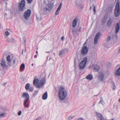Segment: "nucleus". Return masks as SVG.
<instances>
[{"label":"nucleus","instance_id":"58836bf2","mask_svg":"<svg viewBox=\"0 0 120 120\" xmlns=\"http://www.w3.org/2000/svg\"><path fill=\"white\" fill-rule=\"evenodd\" d=\"M73 118V117L71 116H70L68 118L67 120H71Z\"/></svg>","mask_w":120,"mask_h":120},{"label":"nucleus","instance_id":"3c124183","mask_svg":"<svg viewBox=\"0 0 120 120\" xmlns=\"http://www.w3.org/2000/svg\"><path fill=\"white\" fill-rule=\"evenodd\" d=\"M118 101H119V102H120V99H119Z\"/></svg>","mask_w":120,"mask_h":120},{"label":"nucleus","instance_id":"4d7b16f0","mask_svg":"<svg viewBox=\"0 0 120 120\" xmlns=\"http://www.w3.org/2000/svg\"><path fill=\"white\" fill-rule=\"evenodd\" d=\"M91 8H92V7H90V9H91Z\"/></svg>","mask_w":120,"mask_h":120},{"label":"nucleus","instance_id":"c756f323","mask_svg":"<svg viewBox=\"0 0 120 120\" xmlns=\"http://www.w3.org/2000/svg\"><path fill=\"white\" fill-rule=\"evenodd\" d=\"M30 84L29 83L26 84L25 86V88L26 90H28L30 87Z\"/></svg>","mask_w":120,"mask_h":120},{"label":"nucleus","instance_id":"ddd939ff","mask_svg":"<svg viewBox=\"0 0 120 120\" xmlns=\"http://www.w3.org/2000/svg\"><path fill=\"white\" fill-rule=\"evenodd\" d=\"M81 0H76V5L80 9H82V5L81 4Z\"/></svg>","mask_w":120,"mask_h":120},{"label":"nucleus","instance_id":"8fccbe9b","mask_svg":"<svg viewBox=\"0 0 120 120\" xmlns=\"http://www.w3.org/2000/svg\"><path fill=\"white\" fill-rule=\"evenodd\" d=\"M6 84V83H4V86H5V85Z\"/></svg>","mask_w":120,"mask_h":120},{"label":"nucleus","instance_id":"37998d69","mask_svg":"<svg viewBox=\"0 0 120 120\" xmlns=\"http://www.w3.org/2000/svg\"><path fill=\"white\" fill-rule=\"evenodd\" d=\"M93 11L94 12H96V9L95 7H94L93 9Z\"/></svg>","mask_w":120,"mask_h":120},{"label":"nucleus","instance_id":"49530a36","mask_svg":"<svg viewBox=\"0 0 120 120\" xmlns=\"http://www.w3.org/2000/svg\"><path fill=\"white\" fill-rule=\"evenodd\" d=\"M37 57V55H35L34 56V57L35 58H36Z\"/></svg>","mask_w":120,"mask_h":120},{"label":"nucleus","instance_id":"6e6d98bb","mask_svg":"<svg viewBox=\"0 0 120 120\" xmlns=\"http://www.w3.org/2000/svg\"><path fill=\"white\" fill-rule=\"evenodd\" d=\"M98 95H98H94V97L97 96V95Z\"/></svg>","mask_w":120,"mask_h":120},{"label":"nucleus","instance_id":"c85d7f7f","mask_svg":"<svg viewBox=\"0 0 120 120\" xmlns=\"http://www.w3.org/2000/svg\"><path fill=\"white\" fill-rule=\"evenodd\" d=\"M15 39L13 38H8L7 40V41L9 42L12 43L14 41Z\"/></svg>","mask_w":120,"mask_h":120},{"label":"nucleus","instance_id":"a18cd8bd","mask_svg":"<svg viewBox=\"0 0 120 120\" xmlns=\"http://www.w3.org/2000/svg\"><path fill=\"white\" fill-rule=\"evenodd\" d=\"M77 30L78 31L79 30L78 29H77V28H76V29L75 30H73H73Z\"/></svg>","mask_w":120,"mask_h":120},{"label":"nucleus","instance_id":"f03ea898","mask_svg":"<svg viewBox=\"0 0 120 120\" xmlns=\"http://www.w3.org/2000/svg\"><path fill=\"white\" fill-rule=\"evenodd\" d=\"M21 97L22 98L25 97L23 103L24 106L25 107L24 108H29L30 106V102L28 101L30 98L29 94L27 92L24 93L21 95Z\"/></svg>","mask_w":120,"mask_h":120},{"label":"nucleus","instance_id":"412c9836","mask_svg":"<svg viewBox=\"0 0 120 120\" xmlns=\"http://www.w3.org/2000/svg\"><path fill=\"white\" fill-rule=\"evenodd\" d=\"M115 5L114 4H111L109 5L108 9L110 12L112 11V8L114 7Z\"/></svg>","mask_w":120,"mask_h":120},{"label":"nucleus","instance_id":"2eb2a0df","mask_svg":"<svg viewBox=\"0 0 120 120\" xmlns=\"http://www.w3.org/2000/svg\"><path fill=\"white\" fill-rule=\"evenodd\" d=\"M68 51V50L66 49H64V50H62L60 52L59 55L60 57H62L65 54L66 52H67Z\"/></svg>","mask_w":120,"mask_h":120},{"label":"nucleus","instance_id":"72a5a7b5","mask_svg":"<svg viewBox=\"0 0 120 120\" xmlns=\"http://www.w3.org/2000/svg\"><path fill=\"white\" fill-rule=\"evenodd\" d=\"M38 91L37 90H35L34 91V92L33 94V95L34 96H35L36 95H37V93H38Z\"/></svg>","mask_w":120,"mask_h":120},{"label":"nucleus","instance_id":"39448f33","mask_svg":"<svg viewBox=\"0 0 120 120\" xmlns=\"http://www.w3.org/2000/svg\"><path fill=\"white\" fill-rule=\"evenodd\" d=\"M86 42H85L83 46H82L81 54L82 55H86L87 54L88 52L89 48L87 47L86 45H85V44Z\"/></svg>","mask_w":120,"mask_h":120},{"label":"nucleus","instance_id":"ea45409f","mask_svg":"<svg viewBox=\"0 0 120 120\" xmlns=\"http://www.w3.org/2000/svg\"><path fill=\"white\" fill-rule=\"evenodd\" d=\"M28 1V3L29 4L31 3V2L33 0H27Z\"/></svg>","mask_w":120,"mask_h":120},{"label":"nucleus","instance_id":"cd10ccee","mask_svg":"<svg viewBox=\"0 0 120 120\" xmlns=\"http://www.w3.org/2000/svg\"><path fill=\"white\" fill-rule=\"evenodd\" d=\"M25 68V65L24 64H22L20 67V70L21 71H22L24 70Z\"/></svg>","mask_w":120,"mask_h":120},{"label":"nucleus","instance_id":"7ed1b4c3","mask_svg":"<svg viewBox=\"0 0 120 120\" xmlns=\"http://www.w3.org/2000/svg\"><path fill=\"white\" fill-rule=\"evenodd\" d=\"M120 13V1H117L115 6V10L114 15L116 17H118Z\"/></svg>","mask_w":120,"mask_h":120},{"label":"nucleus","instance_id":"7c9ffc66","mask_svg":"<svg viewBox=\"0 0 120 120\" xmlns=\"http://www.w3.org/2000/svg\"><path fill=\"white\" fill-rule=\"evenodd\" d=\"M101 103L102 104H104V102L103 101L102 98V97H101V99H100V101L99 102V103Z\"/></svg>","mask_w":120,"mask_h":120},{"label":"nucleus","instance_id":"0eeeda50","mask_svg":"<svg viewBox=\"0 0 120 120\" xmlns=\"http://www.w3.org/2000/svg\"><path fill=\"white\" fill-rule=\"evenodd\" d=\"M0 65L3 69H6L8 67V63L4 60H1L0 62Z\"/></svg>","mask_w":120,"mask_h":120},{"label":"nucleus","instance_id":"79ce46f5","mask_svg":"<svg viewBox=\"0 0 120 120\" xmlns=\"http://www.w3.org/2000/svg\"><path fill=\"white\" fill-rule=\"evenodd\" d=\"M64 36H62L61 38V40L62 41H63L64 40Z\"/></svg>","mask_w":120,"mask_h":120},{"label":"nucleus","instance_id":"bb28decb","mask_svg":"<svg viewBox=\"0 0 120 120\" xmlns=\"http://www.w3.org/2000/svg\"><path fill=\"white\" fill-rule=\"evenodd\" d=\"M93 78V76L92 75L90 74L88 75L86 77V78L87 79L91 80Z\"/></svg>","mask_w":120,"mask_h":120},{"label":"nucleus","instance_id":"680f3d73","mask_svg":"<svg viewBox=\"0 0 120 120\" xmlns=\"http://www.w3.org/2000/svg\"><path fill=\"white\" fill-rule=\"evenodd\" d=\"M36 120H38V119H36Z\"/></svg>","mask_w":120,"mask_h":120},{"label":"nucleus","instance_id":"a19ab883","mask_svg":"<svg viewBox=\"0 0 120 120\" xmlns=\"http://www.w3.org/2000/svg\"><path fill=\"white\" fill-rule=\"evenodd\" d=\"M23 38L24 39V43L25 44L26 42V38L25 37H24Z\"/></svg>","mask_w":120,"mask_h":120},{"label":"nucleus","instance_id":"a211bd4d","mask_svg":"<svg viewBox=\"0 0 120 120\" xmlns=\"http://www.w3.org/2000/svg\"><path fill=\"white\" fill-rule=\"evenodd\" d=\"M104 76V74L102 72H100L98 76V78L101 81H102L103 80Z\"/></svg>","mask_w":120,"mask_h":120},{"label":"nucleus","instance_id":"bf43d9fd","mask_svg":"<svg viewBox=\"0 0 120 120\" xmlns=\"http://www.w3.org/2000/svg\"><path fill=\"white\" fill-rule=\"evenodd\" d=\"M8 30H9V31H10V30L9 29Z\"/></svg>","mask_w":120,"mask_h":120},{"label":"nucleus","instance_id":"9b49d317","mask_svg":"<svg viewBox=\"0 0 120 120\" xmlns=\"http://www.w3.org/2000/svg\"><path fill=\"white\" fill-rule=\"evenodd\" d=\"M120 26H119V23H117L115 27V34L116 35V38H117L118 37L117 35V33L119 32V31L120 29Z\"/></svg>","mask_w":120,"mask_h":120},{"label":"nucleus","instance_id":"a878e982","mask_svg":"<svg viewBox=\"0 0 120 120\" xmlns=\"http://www.w3.org/2000/svg\"><path fill=\"white\" fill-rule=\"evenodd\" d=\"M115 75L117 76H119L120 75V67L115 72Z\"/></svg>","mask_w":120,"mask_h":120},{"label":"nucleus","instance_id":"f704fd0d","mask_svg":"<svg viewBox=\"0 0 120 120\" xmlns=\"http://www.w3.org/2000/svg\"><path fill=\"white\" fill-rule=\"evenodd\" d=\"M5 34L6 35L8 36L10 34V33L8 31H6L5 32Z\"/></svg>","mask_w":120,"mask_h":120},{"label":"nucleus","instance_id":"6ab92c4d","mask_svg":"<svg viewBox=\"0 0 120 120\" xmlns=\"http://www.w3.org/2000/svg\"><path fill=\"white\" fill-rule=\"evenodd\" d=\"M10 56L9 55L7 57V60L8 62V64L9 66H11V64L10 63L11 61V60L10 59Z\"/></svg>","mask_w":120,"mask_h":120},{"label":"nucleus","instance_id":"f8f14e48","mask_svg":"<svg viewBox=\"0 0 120 120\" xmlns=\"http://www.w3.org/2000/svg\"><path fill=\"white\" fill-rule=\"evenodd\" d=\"M53 5L50 3H48L45 5V8L47 10L50 11L52 8Z\"/></svg>","mask_w":120,"mask_h":120},{"label":"nucleus","instance_id":"864d4df0","mask_svg":"<svg viewBox=\"0 0 120 120\" xmlns=\"http://www.w3.org/2000/svg\"><path fill=\"white\" fill-rule=\"evenodd\" d=\"M23 50H22V54H23Z\"/></svg>","mask_w":120,"mask_h":120},{"label":"nucleus","instance_id":"4c0bfd02","mask_svg":"<svg viewBox=\"0 0 120 120\" xmlns=\"http://www.w3.org/2000/svg\"><path fill=\"white\" fill-rule=\"evenodd\" d=\"M22 114V111L21 110L19 111L18 112V114L19 116L20 115Z\"/></svg>","mask_w":120,"mask_h":120},{"label":"nucleus","instance_id":"de8ad7c7","mask_svg":"<svg viewBox=\"0 0 120 120\" xmlns=\"http://www.w3.org/2000/svg\"><path fill=\"white\" fill-rule=\"evenodd\" d=\"M119 53H120V48L119 49Z\"/></svg>","mask_w":120,"mask_h":120},{"label":"nucleus","instance_id":"6e6552de","mask_svg":"<svg viewBox=\"0 0 120 120\" xmlns=\"http://www.w3.org/2000/svg\"><path fill=\"white\" fill-rule=\"evenodd\" d=\"M31 13V11L30 9L27 10L24 13L23 15L24 18L26 20H28Z\"/></svg>","mask_w":120,"mask_h":120},{"label":"nucleus","instance_id":"20e7f679","mask_svg":"<svg viewBox=\"0 0 120 120\" xmlns=\"http://www.w3.org/2000/svg\"><path fill=\"white\" fill-rule=\"evenodd\" d=\"M87 60V57H85L83 58L79 65V67L80 69H82L84 68Z\"/></svg>","mask_w":120,"mask_h":120},{"label":"nucleus","instance_id":"603ef678","mask_svg":"<svg viewBox=\"0 0 120 120\" xmlns=\"http://www.w3.org/2000/svg\"><path fill=\"white\" fill-rule=\"evenodd\" d=\"M5 4H6V5H7V2H6V3H5Z\"/></svg>","mask_w":120,"mask_h":120},{"label":"nucleus","instance_id":"09e8293b","mask_svg":"<svg viewBox=\"0 0 120 120\" xmlns=\"http://www.w3.org/2000/svg\"><path fill=\"white\" fill-rule=\"evenodd\" d=\"M4 2L5 1H8V0H2Z\"/></svg>","mask_w":120,"mask_h":120},{"label":"nucleus","instance_id":"473e14b6","mask_svg":"<svg viewBox=\"0 0 120 120\" xmlns=\"http://www.w3.org/2000/svg\"><path fill=\"white\" fill-rule=\"evenodd\" d=\"M28 90L29 91L31 92L33 90L34 88L33 87H30L29 88Z\"/></svg>","mask_w":120,"mask_h":120},{"label":"nucleus","instance_id":"4468645a","mask_svg":"<svg viewBox=\"0 0 120 120\" xmlns=\"http://www.w3.org/2000/svg\"><path fill=\"white\" fill-rule=\"evenodd\" d=\"M78 20V19L77 18H75L74 19L72 22L73 27L74 28L76 26Z\"/></svg>","mask_w":120,"mask_h":120},{"label":"nucleus","instance_id":"393cba45","mask_svg":"<svg viewBox=\"0 0 120 120\" xmlns=\"http://www.w3.org/2000/svg\"><path fill=\"white\" fill-rule=\"evenodd\" d=\"M76 28L78 29L79 30L78 31L77 30H74L72 31V32L73 33H76L79 32H80L81 31L82 28L81 27H80L79 28V27H77Z\"/></svg>","mask_w":120,"mask_h":120},{"label":"nucleus","instance_id":"f3484780","mask_svg":"<svg viewBox=\"0 0 120 120\" xmlns=\"http://www.w3.org/2000/svg\"><path fill=\"white\" fill-rule=\"evenodd\" d=\"M62 2H61L59 4V5L58 6V8L57 9L55 13V14L56 15H57L59 13L60 11V9L61 8V7L62 6Z\"/></svg>","mask_w":120,"mask_h":120},{"label":"nucleus","instance_id":"2f4dec72","mask_svg":"<svg viewBox=\"0 0 120 120\" xmlns=\"http://www.w3.org/2000/svg\"><path fill=\"white\" fill-rule=\"evenodd\" d=\"M5 115V113H4L1 114H0V118L3 117H4Z\"/></svg>","mask_w":120,"mask_h":120},{"label":"nucleus","instance_id":"052dcab7","mask_svg":"<svg viewBox=\"0 0 120 120\" xmlns=\"http://www.w3.org/2000/svg\"><path fill=\"white\" fill-rule=\"evenodd\" d=\"M36 53H38V52H37V51L36 52Z\"/></svg>","mask_w":120,"mask_h":120},{"label":"nucleus","instance_id":"b1692460","mask_svg":"<svg viewBox=\"0 0 120 120\" xmlns=\"http://www.w3.org/2000/svg\"><path fill=\"white\" fill-rule=\"evenodd\" d=\"M48 94L47 91L45 92L42 95V99L44 100L46 99L47 97Z\"/></svg>","mask_w":120,"mask_h":120},{"label":"nucleus","instance_id":"1a4fd4ad","mask_svg":"<svg viewBox=\"0 0 120 120\" xmlns=\"http://www.w3.org/2000/svg\"><path fill=\"white\" fill-rule=\"evenodd\" d=\"M101 34V33L100 32H98L96 34L94 39V45L98 43V41Z\"/></svg>","mask_w":120,"mask_h":120},{"label":"nucleus","instance_id":"f257e3e1","mask_svg":"<svg viewBox=\"0 0 120 120\" xmlns=\"http://www.w3.org/2000/svg\"><path fill=\"white\" fill-rule=\"evenodd\" d=\"M67 93L65 89L63 86L60 87L58 90V96L61 100H64L67 97Z\"/></svg>","mask_w":120,"mask_h":120},{"label":"nucleus","instance_id":"c9c22d12","mask_svg":"<svg viewBox=\"0 0 120 120\" xmlns=\"http://www.w3.org/2000/svg\"><path fill=\"white\" fill-rule=\"evenodd\" d=\"M16 60V59L15 58H14L12 59V62H13V64H14L15 63V62Z\"/></svg>","mask_w":120,"mask_h":120},{"label":"nucleus","instance_id":"4be33fe9","mask_svg":"<svg viewBox=\"0 0 120 120\" xmlns=\"http://www.w3.org/2000/svg\"><path fill=\"white\" fill-rule=\"evenodd\" d=\"M94 71L95 72H98L100 69V67L99 66L97 65H95L94 68Z\"/></svg>","mask_w":120,"mask_h":120},{"label":"nucleus","instance_id":"dca6fc26","mask_svg":"<svg viewBox=\"0 0 120 120\" xmlns=\"http://www.w3.org/2000/svg\"><path fill=\"white\" fill-rule=\"evenodd\" d=\"M11 11L10 9H8V10H6L4 12L5 14L4 16L5 18L7 17L8 15L11 14Z\"/></svg>","mask_w":120,"mask_h":120},{"label":"nucleus","instance_id":"5701e85b","mask_svg":"<svg viewBox=\"0 0 120 120\" xmlns=\"http://www.w3.org/2000/svg\"><path fill=\"white\" fill-rule=\"evenodd\" d=\"M45 80V77H44L42 78L40 81V87H41V86H43V85L44 82Z\"/></svg>","mask_w":120,"mask_h":120},{"label":"nucleus","instance_id":"e433bc0d","mask_svg":"<svg viewBox=\"0 0 120 120\" xmlns=\"http://www.w3.org/2000/svg\"><path fill=\"white\" fill-rule=\"evenodd\" d=\"M111 39V37L110 36H109L107 38V40L108 41H109Z\"/></svg>","mask_w":120,"mask_h":120},{"label":"nucleus","instance_id":"9d476101","mask_svg":"<svg viewBox=\"0 0 120 120\" xmlns=\"http://www.w3.org/2000/svg\"><path fill=\"white\" fill-rule=\"evenodd\" d=\"M39 79H34L33 81L34 85L37 88L40 87V86L39 84Z\"/></svg>","mask_w":120,"mask_h":120},{"label":"nucleus","instance_id":"13d9d810","mask_svg":"<svg viewBox=\"0 0 120 120\" xmlns=\"http://www.w3.org/2000/svg\"><path fill=\"white\" fill-rule=\"evenodd\" d=\"M33 64H32V66H33Z\"/></svg>","mask_w":120,"mask_h":120},{"label":"nucleus","instance_id":"aec40b11","mask_svg":"<svg viewBox=\"0 0 120 120\" xmlns=\"http://www.w3.org/2000/svg\"><path fill=\"white\" fill-rule=\"evenodd\" d=\"M112 21L111 19V18H110L109 20L108 21L107 23V25L108 26H111L112 24Z\"/></svg>","mask_w":120,"mask_h":120},{"label":"nucleus","instance_id":"5fc2aeb1","mask_svg":"<svg viewBox=\"0 0 120 120\" xmlns=\"http://www.w3.org/2000/svg\"><path fill=\"white\" fill-rule=\"evenodd\" d=\"M46 52L47 53H50V52Z\"/></svg>","mask_w":120,"mask_h":120},{"label":"nucleus","instance_id":"c03bdc74","mask_svg":"<svg viewBox=\"0 0 120 120\" xmlns=\"http://www.w3.org/2000/svg\"><path fill=\"white\" fill-rule=\"evenodd\" d=\"M116 88V87L115 86H114L113 88V90H114Z\"/></svg>","mask_w":120,"mask_h":120},{"label":"nucleus","instance_id":"423d86ee","mask_svg":"<svg viewBox=\"0 0 120 120\" xmlns=\"http://www.w3.org/2000/svg\"><path fill=\"white\" fill-rule=\"evenodd\" d=\"M25 0H22L21 3L19 4V11H22L25 10Z\"/></svg>","mask_w":120,"mask_h":120}]
</instances>
